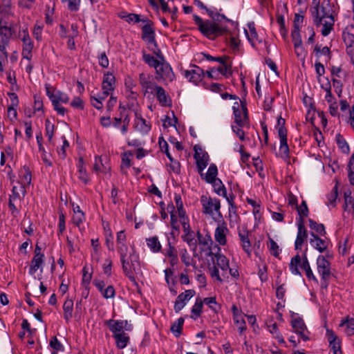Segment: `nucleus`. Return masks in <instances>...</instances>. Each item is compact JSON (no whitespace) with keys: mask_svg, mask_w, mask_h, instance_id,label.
<instances>
[{"mask_svg":"<svg viewBox=\"0 0 354 354\" xmlns=\"http://www.w3.org/2000/svg\"><path fill=\"white\" fill-rule=\"evenodd\" d=\"M333 12L330 0H322L321 5L317 2L315 6L310 8L313 24L317 27L323 25V36L328 35L333 29L335 23Z\"/></svg>","mask_w":354,"mask_h":354,"instance_id":"1","label":"nucleus"},{"mask_svg":"<svg viewBox=\"0 0 354 354\" xmlns=\"http://www.w3.org/2000/svg\"><path fill=\"white\" fill-rule=\"evenodd\" d=\"M193 19L201 34L208 39H214L222 35L226 30L225 28L221 27L214 21L203 20L196 15H193Z\"/></svg>","mask_w":354,"mask_h":354,"instance_id":"2","label":"nucleus"},{"mask_svg":"<svg viewBox=\"0 0 354 354\" xmlns=\"http://www.w3.org/2000/svg\"><path fill=\"white\" fill-rule=\"evenodd\" d=\"M124 274L129 279L136 283L135 274L140 270V258L135 250L133 248L132 252L130 253L129 257L120 260Z\"/></svg>","mask_w":354,"mask_h":354,"instance_id":"3","label":"nucleus"},{"mask_svg":"<svg viewBox=\"0 0 354 354\" xmlns=\"http://www.w3.org/2000/svg\"><path fill=\"white\" fill-rule=\"evenodd\" d=\"M301 267L302 269L305 270L306 277L309 280H313L316 283H318L317 279L313 274V272L310 266V263L308 262L306 254L305 253L302 258L299 254L295 255L290 260V263L289 264V268L291 272L295 275H301V272L299 270V267Z\"/></svg>","mask_w":354,"mask_h":354,"instance_id":"4","label":"nucleus"},{"mask_svg":"<svg viewBox=\"0 0 354 354\" xmlns=\"http://www.w3.org/2000/svg\"><path fill=\"white\" fill-rule=\"evenodd\" d=\"M342 39L346 47V53L354 64V26H347L342 32Z\"/></svg>","mask_w":354,"mask_h":354,"instance_id":"5","label":"nucleus"},{"mask_svg":"<svg viewBox=\"0 0 354 354\" xmlns=\"http://www.w3.org/2000/svg\"><path fill=\"white\" fill-rule=\"evenodd\" d=\"M155 69L157 80H162L165 82H171L175 78L171 67L165 61L160 62Z\"/></svg>","mask_w":354,"mask_h":354,"instance_id":"6","label":"nucleus"},{"mask_svg":"<svg viewBox=\"0 0 354 354\" xmlns=\"http://www.w3.org/2000/svg\"><path fill=\"white\" fill-rule=\"evenodd\" d=\"M201 202L203 205V213L206 214L212 215L214 211H215L216 213L221 215V203L219 199L202 196L201 198Z\"/></svg>","mask_w":354,"mask_h":354,"instance_id":"7","label":"nucleus"},{"mask_svg":"<svg viewBox=\"0 0 354 354\" xmlns=\"http://www.w3.org/2000/svg\"><path fill=\"white\" fill-rule=\"evenodd\" d=\"M4 17L0 16V41L2 44H8L10 38L15 32L14 24L7 22Z\"/></svg>","mask_w":354,"mask_h":354,"instance_id":"8","label":"nucleus"},{"mask_svg":"<svg viewBox=\"0 0 354 354\" xmlns=\"http://www.w3.org/2000/svg\"><path fill=\"white\" fill-rule=\"evenodd\" d=\"M217 250L218 251L216 253L214 254L212 251H210L208 255L210 257L214 256L216 259L215 266L221 270L222 276L224 278H227L228 269H230L229 260L225 255L220 252L221 248L219 247H217Z\"/></svg>","mask_w":354,"mask_h":354,"instance_id":"9","label":"nucleus"},{"mask_svg":"<svg viewBox=\"0 0 354 354\" xmlns=\"http://www.w3.org/2000/svg\"><path fill=\"white\" fill-rule=\"evenodd\" d=\"M139 83L145 95L147 93L153 94L156 87L159 86V85L153 82V76L145 73H142L139 75Z\"/></svg>","mask_w":354,"mask_h":354,"instance_id":"10","label":"nucleus"},{"mask_svg":"<svg viewBox=\"0 0 354 354\" xmlns=\"http://www.w3.org/2000/svg\"><path fill=\"white\" fill-rule=\"evenodd\" d=\"M46 95L51 100L53 104L62 103H68L69 97L61 91H57L50 84H46Z\"/></svg>","mask_w":354,"mask_h":354,"instance_id":"11","label":"nucleus"},{"mask_svg":"<svg viewBox=\"0 0 354 354\" xmlns=\"http://www.w3.org/2000/svg\"><path fill=\"white\" fill-rule=\"evenodd\" d=\"M239 104L235 102L232 106L235 122L240 127H244L248 123V109L246 106L241 104V110Z\"/></svg>","mask_w":354,"mask_h":354,"instance_id":"12","label":"nucleus"},{"mask_svg":"<svg viewBox=\"0 0 354 354\" xmlns=\"http://www.w3.org/2000/svg\"><path fill=\"white\" fill-rule=\"evenodd\" d=\"M317 268L322 279L330 278L331 275L330 263L324 255H319L317 259Z\"/></svg>","mask_w":354,"mask_h":354,"instance_id":"13","label":"nucleus"},{"mask_svg":"<svg viewBox=\"0 0 354 354\" xmlns=\"http://www.w3.org/2000/svg\"><path fill=\"white\" fill-rule=\"evenodd\" d=\"M291 325L294 331L297 333L304 341L309 339V332L308 331L306 326L301 318L297 317L292 319Z\"/></svg>","mask_w":354,"mask_h":354,"instance_id":"14","label":"nucleus"},{"mask_svg":"<svg viewBox=\"0 0 354 354\" xmlns=\"http://www.w3.org/2000/svg\"><path fill=\"white\" fill-rule=\"evenodd\" d=\"M104 324L109 327L113 335L124 333L123 329L129 330V328H127L128 324L127 320H115L111 319L106 320Z\"/></svg>","mask_w":354,"mask_h":354,"instance_id":"15","label":"nucleus"},{"mask_svg":"<svg viewBox=\"0 0 354 354\" xmlns=\"http://www.w3.org/2000/svg\"><path fill=\"white\" fill-rule=\"evenodd\" d=\"M297 222L298 232L295 243V247L296 250H300L304 242L306 240L308 235L304 225V219L303 218H299Z\"/></svg>","mask_w":354,"mask_h":354,"instance_id":"16","label":"nucleus"},{"mask_svg":"<svg viewBox=\"0 0 354 354\" xmlns=\"http://www.w3.org/2000/svg\"><path fill=\"white\" fill-rule=\"evenodd\" d=\"M199 150L201 152H199L197 150L196 146L194 147L195 153L194 155V158L196 160L198 171L201 174V175L203 176V174L202 173V171L208 164L209 156L207 153L203 152L201 149H199Z\"/></svg>","mask_w":354,"mask_h":354,"instance_id":"17","label":"nucleus"},{"mask_svg":"<svg viewBox=\"0 0 354 354\" xmlns=\"http://www.w3.org/2000/svg\"><path fill=\"white\" fill-rule=\"evenodd\" d=\"M196 292L194 290H187L180 293L176 298L174 304V310L179 313L185 306L186 301L194 296Z\"/></svg>","mask_w":354,"mask_h":354,"instance_id":"18","label":"nucleus"},{"mask_svg":"<svg viewBox=\"0 0 354 354\" xmlns=\"http://www.w3.org/2000/svg\"><path fill=\"white\" fill-rule=\"evenodd\" d=\"M205 75L204 71L200 67L194 65L193 68L185 71V77L195 84L202 81Z\"/></svg>","mask_w":354,"mask_h":354,"instance_id":"19","label":"nucleus"},{"mask_svg":"<svg viewBox=\"0 0 354 354\" xmlns=\"http://www.w3.org/2000/svg\"><path fill=\"white\" fill-rule=\"evenodd\" d=\"M24 35L22 38L23 48H22V57L24 59H26L30 61L32 57V51L34 47L33 41L31 40L28 33L24 32Z\"/></svg>","mask_w":354,"mask_h":354,"instance_id":"20","label":"nucleus"},{"mask_svg":"<svg viewBox=\"0 0 354 354\" xmlns=\"http://www.w3.org/2000/svg\"><path fill=\"white\" fill-rule=\"evenodd\" d=\"M152 22L145 24L142 28V39L147 42L148 44L156 47L157 42L155 39V31L152 28Z\"/></svg>","mask_w":354,"mask_h":354,"instance_id":"21","label":"nucleus"},{"mask_svg":"<svg viewBox=\"0 0 354 354\" xmlns=\"http://www.w3.org/2000/svg\"><path fill=\"white\" fill-rule=\"evenodd\" d=\"M311 238L310 239V244L313 248L322 253L326 251L329 242L326 239L320 238L317 234L314 232L310 233Z\"/></svg>","mask_w":354,"mask_h":354,"instance_id":"22","label":"nucleus"},{"mask_svg":"<svg viewBox=\"0 0 354 354\" xmlns=\"http://www.w3.org/2000/svg\"><path fill=\"white\" fill-rule=\"evenodd\" d=\"M160 104L162 106H169L171 104V100L166 91L162 86L156 87L153 94Z\"/></svg>","mask_w":354,"mask_h":354,"instance_id":"23","label":"nucleus"},{"mask_svg":"<svg viewBox=\"0 0 354 354\" xmlns=\"http://www.w3.org/2000/svg\"><path fill=\"white\" fill-rule=\"evenodd\" d=\"M115 77L111 73L107 72L104 75L102 83V89L105 92V94H110L111 91L115 88Z\"/></svg>","mask_w":354,"mask_h":354,"instance_id":"24","label":"nucleus"},{"mask_svg":"<svg viewBox=\"0 0 354 354\" xmlns=\"http://www.w3.org/2000/svg\"><path fill=\"white\" fill-rule=\"evenodd\" d=\"M238 234L243 250L248 254H251V243L249 239V231L246 228L239 229Z\"/></svg>","mask_w":354,"mask_h":354,"instance_id":"25","label":"nucleus"},{"mask_svg":"<svg viewBox=\"0 0 354 354\" xmlns=\"http://www.w3.org/2000/svg\"><path fill=\"white\" fill-rule=\"evenodd\" d=\"M11 104L8 107V117L10 120H14L17 119V107L18 106L19 100L17 94L15 93H9Z\"/></svg>","mask_w":354,"mask_h":354,"instance_id":"26","label":"nucleus"},{"mask_svg":"<svg viewBox=\"0 0 354 354\" xmlns=\"http://www.w3.org/2000/svg\"><path fill=\"white\" fill-rule=\"evenodd\" d=\"M228 232V229L225 225H218L216 230L214 233V238L217 243L219 245H225L227 242L226 239V233Z\"/></svg>","mask_w":354,"mask_h":354,"instance_id":"27","label":"nucleus"},{"mask_svg":"<svg viewBox=\"0 0 354 354\" xmlns=\"http://www.w3.org/2000/svg\"><path fill=\"white\" fill-rule=\"evenodd\" d=\"M113 337L115 340V345L118 348L123 349L124 348L129 342L130 337L129 336L124 333L113 335Z\"/></svg>","mask_w":354,"mask_h":354,"instance_id":"28","label":"nucleus"},{"mask_svg":"<svg viewBox=\"0 0 354 354\" xmlns=\"http://www.w3.org/2000/svg\"><path fill=\"white\" fill-rule=\"evenodd\" d=\"M109 95V94H105V92L103 91L102 93L91 95V103L95 109L100 110L103 107L102 101L104 100Z\"/></svg>","mask_w":354,"mask_h":354,"instance_id":"29","label":"nucleus"},{"mask_svg":"<svg viewBox=\"0 0 354 354\" xmlns=\"http://www.w3.org/2000/svg\"><path fill=\"white\" fill-rule=\"evenodd\" d=\"M36 139L39 147V151L41 153L42 160L46 165L49 167L52 166V162L47 158V152L42 145L43 137L41 132L37 134Z\"/></svg>","mask_w":354,"mask_h":354,"instance_id":"30","label":"nucleus"},{"mask_svg":"<svg viewBox=\"0 0 354 354\" xmlns=\"http://www.w3.org/2000/svg\"><path fill=\"white\" fill-rule=\"evenodd\" d=\"M2 5L0 6V16L8 19L14 15L11 10V0H1Z\"/></svg>","mask_w":354,"mask_h":354,"instance_id":"31","label":"nucleus"},{"mask_svg":"<svg viewBox=\"0 0 354 354\" xmlns=\"http://www.w3.org/2000/svg\"><path fill=\"white\" fill-rule=\"evenodd\" d=\"M146 243L152 252L157 253L160 252L162 245L158 240V236H154L146 239Z\"/></svg>","mask_w":354,"mask_h":354,"instance_id":"32","label":"nucleus"},{"mask_svg":"<svg viewBox=\"0 0 354 354\" xmlns=\"http://www.w3.org/2000/svg\"><path fill=\"white\" fill-rule=\"evenodd\" d=\"M64 318L66 322H68L73 317V301L67 299L63 305Z\"/></svg>","mask_w":354,"mask_h":354,"instance_id":"33","label":"nucleus"},{"mask_svg":"<svg viewBox=\"0 0 354 354\" xmlns=\"http://www.w3.org/2000/svg\"><path fill=\"white\" fill-rule=\"evenodd\" d=\"M212 185L214 192L219 196H222L224 198H227V190L219 178L216 179L214 181L209 183Z\"/></svg>","mask_w":354,"mask_h":354,"instance_id":"34","label":"nucleus"},{"mask_svg":"<svg viewBox=\"0 0 354 354\" xmlns=\"http://www.w3.org/2000/svg\"><path fill=\"white\" fill-rule=\"evenodd\" d=\"M78 178L84 184L87 185L89 183V178L88 174L84 167V162L82 158H80L78 162Z\"/></svg>","mask_w":354,"mask_h":354,"instance_id":"35","label":"nucleus"},{"mask_svg":"<svg viewBox=\"0 0 354 354\" xmlns=\"http://www.w3.org/2000/svg\"><path fill=\"white\" fill-rule=\"evenodd\" d=\"M344 326H346V334L349 336L353 335L354 334V319L349 317L343 319L339 324V326L342 327Z\"/></svg>","mask_w":354,"mask_h":354,"instance_id":"36","label":"nucleus"},{"mask_svg":"<svg viewBox=\"0 0 354 354\" xmlns=\"http://www.w3.org/2000/svg\"><path fill=\"white\" fill-rule=\"evenodd\" d=\"M203 306V301L201 299L197 298L194 305L192 308V315L191 318L193 319H196L199 317L202 313V309Z\"/></svg>","mask_w":354,"mask_h":354,"instance_id":"37","label":"nucleus"},{"mask_svg":"<svg viewBox=\"0 0 354 354\" xmlns=\"http://www.w3.org/2000/svg\"><path fill=\"white\" fill-rule=\"evenodd\" d=\"M218 175V169L215 164H211L207 169L205 180L207 183H212L214 181Z\"/></svg>","mask_w":354,"mask_h":354,"instance_id":"38","label":"nucleus"},{"mask_svg":"<svg viewBox=\"0 0 354 354\" xmlns=\"http://www.w3.org/2000/svg\"><path fill=\"white\" fill-rule=\"evenodd\" d=\"M249 29H250V33H248L245 30V34L247 36V38L250 43L251 44L252 47H255V41H257L259 43H261L262 41L261 39H259L258 38V34L256 31V29L254 26L252 25H249Z\"/></svg>","mask_w":354,"mask_h":354,"instance_id":"39","label":"nucleus"},{"mask_svg":"<svg viewBox=\"0 0 354 354\" xmlns=\"http://www.w3.org/2000/svg\"><path fill=\"white\" fill-rule=\"evenodd\" d=\"M309 227L311 230H313L315 231L316 234L318 236H325L326 234L325 227L322 223H317L316 221H313V219H309Z\"/></svg>","mask_w":354,"mask_h":354,"instance_id":"40","label":"nucleus"},{"mask_svg":"<svg viewBox=\"0 0 354 354\" xmlns=\"http://www.w3.org/2000/svg\"><path fill=\"white\" fill-rule=\"evenodd\" d=\"M44 262L43 257H37L34 256L30 263L29 273L30 274H34L37 270L41 266Z\"/></svg>","mask_w":354,"mask_h":354,"instance_id":"41","label":"nucleus"},{"mask_svg":"<svg viewBox=\"0 0 354 354\" xmlns=\"http://www.w3.org/2000/svg\"><path fill=\"white\" fill-rule=\"evenodd\" d=\"M184 324V319L180 317L171 326V331L174 333L175 337H178L182 334L183 326Z\"/></svg>","mask_w":354,"mask_h":354,"instance_id":"42","label":"nucleus"},{"mask_svg":"<svg viewBox=\"0 0 354 354\" xmlns=\"http://www.w3.org/2000/svg\"><path fill=\"white\" fill-rule=\"evenodd\" d=\"M55 125L48 119L45 121L46 136L50 145H54L53 138L54 136Z\"/></svg>","mask_w":354,"mask_h":354,"instance_id":"43","label":"nucleus"},{"mask_svg":"<svg viewBox=\"0 0 354 354\" xmlns=\"http://www.w3.org/2000/svg\"><path fill=\"white\" fill-rule=\"evenodd\" d=\"M335 140L338 147L342 150V151L343 153H348L350 149L347 142L344 138V137L340 133H337L336 135Z\"/></svg>","mask_w":354,"mask_h":354,"instance_id":"44","label":"nucleus"},{"mask_svg":"<svg viewBox=\"0 0 354 354\" xmlns=\"http://www.w3.org/2000/svg\"><path fill=\"white\" fill-rule=\"evenodd\" d=\"M338 196V187L337 185H335V187L331 190L330 193L327 196V205H330L333 207L336 206V201Z\"/></svg>","mask_w":354,"mask_h":354,"instance_id":"45","label":"nucleus"},{"mask_svg":"<svg viewBox=\"0 0 354 354\" xmlns=\"http://www.w3.org/2000/svg\"><path fill=\"white\" fill-rule=\"evenodd\" d=\"M136 128L142 133H147L151 129V126L147 124L145 119L140 118L136 121Z\"/></svg>","mask_w":354,"mask_h":354,"instance_id":"46","label":"nucleus"},{"mask_svg":"<svg viewBox=\"0 0 354 354\" xmlns=\"http://www.w3.org/2000/svg\"><path fill=\"white\" fill-rule=\"evenodd\" d=\"M269 331L273 335V337L277 339L278 342L280 344H284L285 341L281 335L280 332L278 329V326L277 323H274L270 326H268Z\"/></svg>","mask_w":354,"mask_h":354,"instance_id":"47","label":"nucleus"},{"mask_svg":"<svg viewBox=\"0 0 354 354\" xmlns=\"http://www.w3.org/2000/svg\"><path fill=\"white\" fill-rule=\"evenodd\" d=\"M19 190L18 191L17 187L14 186L12 189V195L10 196L9 199H12V201H16L17 199H21L20 192L21 193V194L24 197L26 192L25 186L21 185L19 187Z\"/></svg>","mask_w":354,"mask_h":354,"instance_id":"48","label":"nucleus"},{"mask_svg":"<svg viewBox=\"0 0 354 354\" xmlns=\"http://www.w3.org/2000/svg\"><path fill=\"white\" fill-rule=\"evenodd\" d=\"M286 120L281 116L277 119L276 128L278 131L279 137L287 136V129L285 127Z\"/></svg>","mask_w":354,"mask_h":354,"instance_id":"49","label":"nucleus"},{"mask_svg":"<svg viewBox=\"0 0 354 354\" xmlns=\"http://www.w3.org/2000/svg\"><path fill=\"white\" fill-rule=\"evenodd\" d=\"M143 61L148 64L150 67L156 68V66L161 62L156 59L154 57L149 54H147L145 52L142 53Z\"/></svg>","mask_w":354,"mask_h":354,"instance_id":"50","label":"nucleus"},{"mask_svg":"<svg viewBox=\"0 0 354 354\" xmlns=\"http://www.w3.org/2000/svg\"><path fill=\"white\" fill-rule=\"evenodd\" d=\"M280 139L279 151L282 157H287L289 154V147L287 143V136L279 137Z\"/></svg>","mask_w":354,"mask_h":354,"instance_id":"51","label":"nucleus"},{"mask_svg":"<svg viewBox=\"0 0 354 354\" xmlns=\"http://www.w3.org/2000/svg\"><path fill=\"white\" fill-rule=\"evenodd\" d=\"M234 321L238 327L240 334H242L246 330V324L241 315H235Z\"/></svg>","mask_w":354,"mask_h":354,"instance_id":"52","label":"nucleus"},{"mask_svg":"<svg viewBox=\"0 0 354 354\" xmlns=\"http://www.w3.org/2000/svg\"><path fill=\"white\" fill-rule=\"evenodd\" d=\"M120 17L122 19H126V21L129 23L131 21H134L136 23H138L140 21L149 22L147 19H140V15L134 13L127 14L126 15H120Z\"/></svg>","mask_w":354,"mask_h":354,"instance_id":"53","label":"nucleus"},{"mask_svg":"<svg viewBox=\"0 0 354 354\" xmlns=\"http://www.w3.org/2000/svg\"><path fill=\"white\" fill-rule=\"evenodd\" d=\"M297 210L298 212V214L299 215V218H303L304 219L305 217H307L309 213V210L305 201H303L299 206L297 205Z\"/></svg>","mask_w":354,"mask_h":354,"instance_id":"54","label":"nucleus"},{"mask_svg":"<svg viewBox=\"0 0 354 354\" xmlns=\"http://www.w3.org/2000/svg\"><path fill=\"white\" fill-rule=\"evenodd\" d=\"M203 303L207 304L210 309H212L214 313H217L218 308H220L219 305L217 304L215 297H206L203 300Z\"/></svg>","mask_w":354,"mask_h":354,"instance_id":"55","label":"nucleus"},{"mask_svg":"<svg viewBox=\"0 0 354 354\" xmlns=\"http://www.w3.org/2000/svg\"><path fill=\"white\" fill-rule=\"evenodd\" d=\"M106 237V245L109 250L113 251L114 250V243H113V236L112 232L110 229L106 231L105 234Z\"/></svg>","mask_w":354,"mask_h":354,"instance_id":"56","label":"nucleus"},{"mask_svg":"<svg viewBox=\"0 0 354 354\" xmlns=\"http://www.w3.org/2000/svg\"><path fill=\"white\" fill-rule=\"evenodd\" d=\"M269 242H270V245H269V250H270V253L275 257H279V254H280V252H281V250L279 249V245H277V243L272 239V238H269Z\"/></svg>","mask_w":354,"mask_h":354,"instance_id":"57","label":"nucleus"},{"mask_svg":"<svg viewBox=\"0 0 354 354\" xmlns=\"http://www.w3.org/2000/svg\"><path fill=\"white\" fill-rule=\"evenodd\" d=\"M183 239L185 241L189 246H196L197 241L195 239L194 233L193 231L187 232L183 236Z\"/></svg>","mask_w":354,"mask_h":354,"instance_id":"58","label":"nucleus"},{"mask_svg":"<svg viewBox=\"0 0 354 354\" xmlns=\"http://www.w3.org/2000/svg\"><path fill=\"white\" fill-rule=\"evenodd\" d=\"M197 239L199 245L207 246L209 243H212V240L210 236L207 235L203 236L199 231L197 232Z\"/></svg>","mask_w":354,"mask_h":354,"instance_id":"59","label":"nucleus"},{"mask_svg":"<svg viewBox=\"0 0 354 354\" xmlns=\"http://www.w3.org/2000/svg\"><path fill=\"white\" fill-rule=\"evenodd\" d=\"M159 147L160 150L165 153L169 159H171L172 156L169 151V145L167 142L163 139L162 137L159 138L158 140Z\"/></svg>","mask_w":354,"mask_h":354,"instance_id":"60","label":"nucleus"},{"mask_svg":"<svg viewBox=\"0 0 354 354\" xmlns=\"http://www.w3.org/2000/svg\"><path fill=\"white\" fill-rule=\"evenodd\" d=\"M180 258L182 262L186 266H189L192 264L194 260L190 257L186 249H184L180 252Z\"/></svg>","mask_w":354,"mask_h":354,"instance_id":"61","label":"nucleus"},{"mask_svg":"<svg viewBox=\"0 0 354 354\" xmlns=\"http://www.w3.org/2000/svg\"><path fill=\"white\" fill-rule=\"evenodd\" d=\"M84 219V213L83 212H77L76 214H73L72 221L76 226H80Z\"/></svg>","mask_w":354,"mask_h":354,"instance_id":"62","label":"nucleus"},{"mask_svg":"<svg viewBox=\"0 0 354 354\" xmlns=\"http://www.w3.org/2000/svg\"><path fill=\"white\" fill-rule=\"evenodd\" d=\"M117 250L120 254V260L125 259L127 256L128 246L127 243L117 244Z\"/></svg>","mask_w":354,"mask_h":354,"instance_id":"63","label":"nucleus"},{"mask_svg":"<svg viewBox=\"0 0 354 354\" xmlns=\"http://www.w3.org/2000/svg\"><path fill=\"white\" fill-rule=\"evenodd\" d=\"M208 270H209L210 276L212 278L216 279L220 283L223 282V279L219 274L218 268H217L216 266L214 265L211 267H209Z\"/></svg>","mask_w":354,"mask_h":354,"instance_id":"64","label":"nucleus"}]
</instances>
